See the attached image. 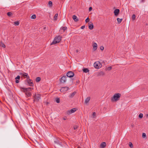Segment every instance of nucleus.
<instances>
[{
    "instance_id": "obj_49",
    "label": "nucleus",
    "mask_w": 148,
    "mask_h": 148,
    "mask_svg": "<svg viewBox=\"0 0 148 148\" xmlns=\"http://www.w3.org/2000/svg\"><path fill=\"white\" fill-rule=\"evenodd\" d=\"M76 51H77V52H78V51L77 50H76Z\"/></svg>"
},
{
    "instance_id": "obj_39",
    "label": "nucleus",
    "mask_w": 148,
    "mask_h": 148,
    "mask_svg": "<svg viewBox=\"0 0 148 148\" xmlns=\"http://www.w3.org/2000/svg\"><path fill=\"white\" fill-rule=\"evenodd\" d=\"M89 18L88 17H87L86 19L85 20V22L86 23H87L89 22Z\"/></svg>"
},
{
    "instance_id": "obj_25",
    "label": "nucleus",
    "mask_w": 148,
    "mask_h": 148,
    "mask_svg": "<svg viewBox=\"0 0 148 148\" xmlns=\"http://www.w3.org/2000/svg\"><path fill=\"white\" fill-rule=\"evenodd\" d=\"M67 29V28L66 27H63L60 28V29H62L64 32Z\"/></svg>"
},
{
    "instance_id": "obj_26",
    "label": "nucleus",
    "mask_w": 148,
    "mask_h": 148,
    "mask_svg": "<svg viewBox=\"0 0 148 148\" xmlns=\"http://www.w3.org/2000/svg\"><path fill=\"white\" fill-rule=\"evenodd\" d=\"M41 79V78L39 77H37L36 79V81L37 82H39Z\"/></svg>"
},
{
    "instance_id": "obj_13",
    "label": "nucleus",
    "mask_w": 148,
    "mask_h": 148,
    "mask_svg": "<svg viewBox=\"0 0 148 148\" xmlns=\"http://www.w3.org/2000/svg\"><path fill=\"white\" fill-rule=\"evenodd\" d=\"M88 27L89 28L90 30L92 29L93 28V23H92L90 22V23L89 24Z\"/></svg>"
},
{
    "instance_id": "obj_15",
    "label": "nucleus",
    "mask_w": 148,
    "mask_h": 148,
    "mask_svg": "<svg viewBox=\"0 0 148 148\" xmlns=\"http://www.w3.org/2000/svg\"><path fill=\"white\" fill-rule=\"evenodd\" d=\"M20 79V76L19 75H18L17 77H15V82L16 83H18L19 82V79Z\"/></svg>"
},
{
    "instance_id": "obj_41",
    "label": "nucleus",
    "mask_w": 148,
    "mask_h": 148,
    "mask_svg": "<svg viewBox=\"0 0 148 148\" xmlns=\"http://www.w3.org/2000/svg\"><path fill=\"white\" fill-rule=\"evenodd\" d=\"M112 69V67L111 66H109V67H108V68H107V69L108 70H111Z\"/></svg>"
},
{
    "instance_id": "obj_29",
    "label": "nucleus",
    "mask_w": 148,
    "mask_h": 148,
    "mask_svg": "<svg viewBox=\"0 0 148 148\" xmlns=\"http://www.w3.org/2000/svg\"><path fill=\"white\" fill-rule=\"evenodd\" d=\"M12 14V13L11 12H8L7 13V15L9 16H11Z\"/></svg>"
},
{
    "instance_id": "obj_38",
    "label": "nucleus",
    "mask_w": 148,
    "mask_h": 148,
    "mask_svg": "<svg viewBox=\"0 0 148 148\" xmlns=\"http://www.w3.org/2000/svg\"><path fill=\"white\" fill-rule=\"evenodd\" d=\"M129 144L130 147L131 148H132L133 147V145L132 143L131 142H130Z\"/></svg>"
},
{
    "instance_id": "obj_7",
    "label": "nucleus",
    "mask_w": 148,
    "mask_h": 148,
    "mask_svg": "<svg viewBox=\"0 0 148 148\" xmlns=\"http://www.w3.org/2000/svg\"><path fill=\"white\" fill-rule=\"evenodd\" d=\"M69 89V88L68 87H62L61 88L60 90L62 92L65 93L67 90Z\"/></svg>"
},
{
    "instance_id": "obj_37",
    "label": "nucleus",
    "mask_w": 148,
    "mask_h": 148,
    "mask_svg": "<svg viewBox=\"0 0 148 148\" xmlns=\"http://www.w3.org/2000/svg\"><path fill=\"white\" fill-rule=\"evenodd\" d=\"M78 128V126L77 125H75L74 126L73 129L74 130L77 129Z\"/></svg>"
},
{
    "instance_id": "obj_35",
    "label": "nucleus",
    "mask_w": 148,
    "mask_h": 148,
    "mask_svg": "<svg viewBox=\"0 0 148 148\" xmlns=\"http://www.w3.org/2000/svg\"><path fill=\"white\" fill-rule=\"evenodd\" d=\"M31 81V79H27L25 80V82L26 83H27V82H28L29 81Z\"/></svg>"
},
{
    "instance_id": "obj_24",
    "label": "nucleus",
    "mask_w": 148,
    "mask_h": 148,
    "mask_svg": "<svg viewBox=\"0 0 148 148\" xmlns=\"http://www.w3.org/2000/svg\"><path fill=\"white\" fill-rule=\"evenodd\" d=\"M105 74V73H104L103 72V71H101L100 72L99 74H98V75L99 76H103V75H104Z\"/></svg>"
},
{
    "instance_id": "obj_42",
    "label": "nucleus",
    "mask_w": 148,
    "mask_h": 148,
    "mask_svg": "<svg viewBox=\"0 0 148 148\" xmlns=\"http://www.w3.org/2000/svg\"><path fill=\"white\" fill-rule=\"evenodd\" d=\"M100 49L102 50H103L104 49V47L103 46H101L100 47Z\"/></svg>"
},
{
    "instance_id": "obj_22",
    "label": "nucleus",
    "mask_w": 148,
    "mask_h": 148,
    "mask_svg": "<svg viewBox=\"0 0 148 148\" xmlns=\"http://www.w3.org/2000/svg\"><path fill=\"white\" fill-rule=\"evenodd\" d=\"M123 20L122 18L120 19L119 18H117V20L118 21V24H120L121 23V22L122 20Z\"/></svg>"
},
{
    "instance_id": "obj_47",
    "label": "nucleus",
    "mask_w": 148,
    "mask_h": 148,
    "mask_svg": "<svg viewBox=\"0 0 148 148\" xmlns=\"http://www.w3.org/2000/svg\"><path fill=\"white\" fill-rule=\"evenodd\" d=\"M63 119L64 120H66V119L65 118H63Z\"/></svg>"
},
{
    "instance_id": "obj_1",
    "label": "nucleus",
    "mask_w": 148,
    "mask_h": 148,
    "mask_svg": "<svg viewBox=\"0 0 148 148\" xmlns=\"http://www.w3.org/2000/svg\"><path fill=\"white\" fill-rule=\"evenodd\" d=\"M20 89L22 91L23 90L25 92L26 95L28 97H30L31 95V93L29 92L31 90L32 88L29 87L27 88H25L22 87H20Z\"/></svg>"
},
{
    "instance_id": "obj_20",
    "label": "nucleus",
    "mask_w": 148,
    "mask_h": 148,
    "mask_svg": "<svg viewBox=\"0 0 148 148\" xmlns=\"http://www.w3.org/2000/svg\"><path fill=\"white\" fill-rule=\"evenodd\" d=\"M27 83L29 84V85L31 86H34V84L31 79L30 81H29V82H27Z\"/></svg>"
},
{
    "instance_id": "obj_46",
    "label": "nucleus",
    "mask_w": 148,
    "mask_h": 148,
    "mask_svg": "<svg viewBox=\"0 0 148 148\" xmlns=\"http://www.w3.org/2000/svg\"><path fill=\"white\" fill-rule=\"evenodd\" d=\"M131 126H132V127L134 126V125L133 124H131Z\"/></svg>"
},
{
    "instance_id": "obj_11",
    "label": "nucleus",
    "mask_w": 148,
    "mask_h": 148,
    "mask_svg": "<svg viewBox=\"0 0 148 148\" xmlns=\"http://www.w3.org/2000/svg\"><path fill=\"white\" fill-rule=\"evenodd\" d=\"M76 111L75 108H73L71 109V110H68L67 112V114L68 115H69L72 113L75 112Z\"/></svg>"
},
{
    "instance_id": "obj_4",
    "label": "nucleus",
    "mask_w": 148,
    "mask_h": 148,
    "mask_svg": "<svg viewBox=\"0 0 148 148\" xmlns=\"http://www.w3.org/2000/svg\"><path fill=\"white\" fill-rule=\"evenodd\" d=\"M34 102H38L41 99L40 95L39 94H35L34 96Z\"/></svg>"
},
{
    "instance_id": "obj_34",
    "label": "nucleus",
    "mask_w": 148,
    "mask_h": 148,
    "mask_svg": "<svg viewBox=\"0 0 148 148\" xmlns=\"http://www.w3.org/2000/svg\"><path fill=\"white\" fill-rule=\"evenodd\" d=\"M6 119H4V120H3V121H1V124H4L6 122Z\"/></svg>"
},
{
    "instance_id": "obj_23",
    "label": "nucleus",
    "mask_w": 148,
    "mask_h": 148,
    "mask_svg": "<svg viewBox=\"0 0 148 148\" xmlns=\"http://www.w3.org/2000/svg\"><path fill=\"white\" fill-rule=\"evenodd\" d=\"M0 46H1V47L3 48H5V45L3 43H2V42H1L0 43Z\"/></svg>"
},
{
    "instance_id": "obj_44",
    "label": "nucleus",
    "mask_w": 148,
    "mask_h": 148,
    "mask_svg": "<svg viewBox=\"0 0 148 148\" xmlns=\"http://www.w3.org/2000/svg\"><path fill=\"white\" fill-rule=\"evenodd\" d=\"M85 27V25H83V26H82L81 27V29H84Z\"/></svg>"
},
{
    "instance_id": "obj_45",
    "label": "nucleus",
    "mask_w": 148,
    "mask_h": 148,
    "mask_svg": "<svg viewBox=\"0 0 148 148\" xmlns=\"http://www.w3.org/2000/svg\"><path fill=\"white\" fill-rule=\"evenodd\" d=\"M95 114H96V113L95 112H93L92 115H93V117H94L95 116Z\"/></svg>"
},
{
    "instance_id": "obj_14",
    "label": "nucleus",
    "mask_w": 148,
    "mask_h": 148,
    "mask_svg": "<svg viewBox=\"0 0 148 148\" xmlns=\"http://www.w3.org/2000/svg\"><path fill=\"white\" fill-rule=\"evenodd\" d=\"M90 97H87L85 100V103L87 104L90 101Z\"/></svg>"
},
{
    "instance_id": "obj_6",
    "label": "nucleus",
    "mask_w": 148,
    "mask_h": 148,
    "mask_svg": "<svg viewBox=\"0 0 148 148\" xmlns=\"http://www.w3.org/2000/svg\"><path fill=\"white\" fill-rule=\"evenodd\" d=\"M93 65L94 66L96 69H99L101 67V64L99 61L96 62H95Z\"/></svg>"
},
{
    "instance_id": "obj_36",
    "label": "nucleus",
    "mask_w": 148,
    "mask_h": 148,
    "mask_svg": "<svg viewBox=\"0 0 148 148\" xmlns=\"http://www.w3.org/2000/svg\"><path fill=\"white\" fill-rule=\"evenodd\" d=\"M143 114L142 113H140L139 115V117L140 118H142L143 117Z\"/></svg>"
},
{
    "instance_id": "obj_16",
    "label": "nucleus",
    "mask_w": 148,
    "mask_h": 148,
    "mask_svg": "<svg viewBox=\"0 0 148 148\" xmlns=\"http://www.w3.org/2000/svg\"><path fill=\"white\" fill-rule=\"evenodd\" d=\"M93 49H94V51L95 50H96L97 49V44L95 42L93 44Z\"/></svg>"
},
{
    "instance_id": "obj_21",
    "label": "nucleus",
    "mask_w": 148,
    "mask_h": 148,
    "mask_svg": "<svg viewBox=\"0 0 148 148\" xmlns=\"http://www.w3.org/2000/svg\"><path fill=\"white\" fill-rule=\"evenodd\" d=\"M83 71L84 73H87V72L89 71V70L87 68H84L83 69Z\"/></svg>"
},
{
    "instance_id": "obj_30",
    "label": "nucleus",
    "mask_w": 148,
    "mask_h": 148,
    "mask_svg": "<svg viewBox=\"0 0 148 148\" xmlns=\"http://www.w3.org/2000/svg\"><path fill=\"white\" fill-rule=\"evenodd\" d=\"M135 18H136V15H135L134 14H133L132 15V19L133 20H134L135 19Z\"/></svg>"
},
{
    "instance_id": "obj_17",
    "label": "nucleus",
    "mask_w": 148,
    "mask_h": 148,
    "mask_svg": "<svg viewBox=\"0 0 148 148\" xmlns=\"http://www.w3.org/2000/svg\"><path fill=\"white\" fill-rule=\"evenodd\" d=\"M106 145V143L105 142H102L100 145V147L101 148H104L105 147Z\"/></svg>"
},
{
    "instance_id": "obj_33",
    "label": "nucleus",
    "mask_w": 148,
    "mask_h": 148,
    "mask_svg": "<svg viewBox=\"0 0 148 148\" xmlns=\"http://www.w3.org/2000/svg\"><path fill=\"white\" fill-rule=\"evenodd\" d=\"M36 18V15L35 14L32 15L31 17V18L32 19H35Z\"/></svg>"
},
{
    "instance_id": "obj_2",
    "label": "nucleus",
    "mask_w": 148,
    "mask_h": 148,
    "mask_svg": "<svg viewBox=\"0 0 148 148\" xmlns=\"http://www.w3.org/2000/svg\"><path fill=\"white\" fill-rule=\"evenodd\" d=\"M121 96V94L120 93L115 94L113 97L112 98L111 100L112 101H116L119 100Z\"/></svg>"
},
{
    "instance_id": "obj_10",
    "label": "nucleus",
    "mask_w": 148,
    "mask_h": 148,
    "mask_svg": "<svg viewBox=\"0 0 148 148\" xmlns=\"http://www.w3.org/2000/svg\"><path fill=\"white\" fill-rule=\"evenodd\" d=\"M66 75L68 77L70 78L74 76V73L72 71H69L67 73Z\"/></svg>"
},
{
    "instance_id": "obj_3",
    "label": "nucleus",
    "mask_w": 148,
    "mask_h": 148,
    "mask_svg": "<svg viewBox=\"0 0 148 148\" xmlns=\"http://www.w3.org/2000/svg\"><path fill=\"white\" fill-rule=\"evenodd\" d=\"M62 37L60 36H58L55 37L51 45H54L59 42L61 40Z\"/></svg>"
},
{
    "instance_id": "obj_5",
    "label": "nucleus",
    "mask_w": 148,
    "mask_h": 148,
    "mask_svg": "<svg viewBox=\"0 0 148 148\" xmlns=\"http://www.w3.org/2000/svg\"><path fill=\"white\" fill-rule=\"evenodd\" d=\"M54 143L60 146H62V142L61 140L59 138H55L54 140Z\"/></svg>"
},
{
    "instance_id": "obj_27",
    "label": "nucleus",
    "mask_w": 148,
    "mask_h": 148,
    "mask_svg": "<svg viewBox=\"0 0 148 148\" xmlns=\"http://www.w3.org/2000/svg\"><path fill=\"white\" fill-rule=\"evenodd\" d=\"M58 14H56L54 16V20H56L58 16Z\"/></svg>"
},
{
    "instance_id": "obj_9",
    "label": "nucleus",
    "mask_w": 148,
    "mask_h": 148,
    "mask_svg": "<svg viewBox=\"0 0 148 148\" xmlns=\"http://www.w3.org/2000/svg\"><path fill=\"white\" fill-rule=\"evenodd\" d=\"M66 77L65 76H62L61 78H60L59 80L61 83H64L66 82Z\"/></svg>"
},
{
    "instance_id": "obj_12",
    "label": "nucleus",
    "mask_w": 148,
    "mask_h": 148,
    "mask_svg": "<svg viewBox=\"0 0 148 148\" xmlns=\"http://www.w3.org/2000/svg\"><path fill=\"white\" fill-rule=\"evenodd\" d=\"M120 12V10L119 9H116L114 11V15L116 16H117L119 14V12Z\"/></svg>"
},
{
    "instance_id": "obj_40",
    "label": "nucleus",
    "mask_w": 148,
    "mask_h": 148,
    "mask_svg": "<svg viewBox=\"0 0 148 148\" xmlns=\"http://www.w3.org/2000/svg\"><path fill=\"white\" fill-rule=\"evenodd\" d=\"M146 136V134L145 133H143L142 134V137L143 138H145Z\"/></svg>"
},
{
    "instance_id": "obj_8",
    "label": "nucleus",
    "mask_w": 148,
    "mask_h": 148,
    "mask_svg": "<svg viewBox=\"0 0 148 148\" xmlns=\"http://www.w3.org/2000/svg\"><path fill=\"white\" fill-rule=\"evenodd\" d=\"M19 74L24 78H26L27 79H29V77L27 73L25 72H20Z\"/></svg>"
},
{
    "instance_id": "obj_31",
    "label": "nucleus",
    "mask_w": 148,
    "mask_h": 148,
    "mask_svg": "<svg viewBox=\"0 0 148 148\" xmlns=\"http://www.w3.org/2000/svg\"><path fill=\"white\" fill-rule=\"evenodd\" d=\"M56 101L58 103H60V100L59 98H56Z\"/></svg>"
},
{
    "instance_id": "obj_48",
    "label": "nucleus",
    "mask_w": 148,
    "mask_h": 148,
    "mask_svg": "<svg viewBox=\"0 0 148 148\" xmlns=\"http://www.w3.org/2000/svg\"><path fill=\"white\" fill-rule=\"evenodd\" d=\"M146 117L148 118V114H147L146 115Z\"/></svg>"
},
{
    "instance_id": "obj_18",
    "label": "nucleus",
    "mask_w": 148,
    "mask_h": 148,
    "mask_svg": "<svg viewBox=\"0 0 148 148\" xmlns=\"http://www.w3.org/2000/svg\"><path fill=\"white\" fill-rule=\"evenodd\" d=\"M72 18L75 22H77L78 20L77 16L75 15H73V16Z\"/></svg>"
},
{
    "instance_id": "obj_43",
    "label": "nucleus",
    "mask_w": 148,
    "mask_h": 148,
    "mask_svg": "<svg viewBox=\"0 0 148 148\" xmlns=\"http://www.w3.org/2000/svg\"><path fill=\"white\" fill-rule=\"evenodd\" d=\"M92 8L91 7H90L89 8V11H91L92 10Z\"/></svg>"
},
{
    "instance_id": "obj_32",
    "label": "nucleus",
    "mask_w": 148,
    "mask_h": 148,
    "mask_svg": "<svg viewBox=\"0 0 148 148\" xmlns=\"http://www.w3.org/2000/svg\"><path fill=\"white\" fill-rule=\"evenodd\" d=\"M48 4L49 5V7H51L52 4V1H50L49 2Z\"/></svg>"
},
{
    "instance_id": "obj_28",
    "label": "nucleus",
    "mask_w": 148,
    "mask_h": 148,
    "mask_svg": "<svg viewBox=\"0 0 148 148\" xmlns=\"http://www.w3.org/2000/svg\"><path fill=\"white\" fill-rule=\"evenodd\" d=\"M19 22L18 21H16L14 22V23L15 25L17 26L19 24Z\"/></svg>"
},
{
    "instance_id": "obj_19",
    "label": "nucleus",
    "mask_w": 148,
    "mask_h": 148,
    "mask_svg": "<svg viewBox=\"0 0 148 148\" xmlns=\"http://www.w3.org/2000/svg\"><path fill=\"white\" fill-rule=\"evenodd\" d=\"M76 93V92L75 91L73 93H72L71 94H70V95H69V97L70 98H73L74 95H75V94Z\"/></svg>"
}]
</instances>
